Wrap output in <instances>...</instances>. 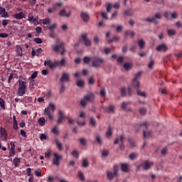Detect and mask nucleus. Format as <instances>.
<instances>
[{
    "instance_id": "obj_38",
    "label": "nucleus",
    "mask_w": 182,
    "mask_h": 182,
    "mask_svg": "<svg viewBox=\"0 0 182 182\" xmlns=\"http://www.w3.org/2000/svg\"><path fill=\"white\" fill-rule=\"evenodd\" d=\"M57 26H58V24L54 23L51 26H48V28L50 30V31H55V28H56Z\"/></svg>"
},
{
    "instance_id": "obj_63",
    "label": "nucleus",
    "mask_w": 182,
    "mask_h": 182,
    "mask_svg": "<svg viewBox=\"0 0 182 182\" xmlns=\"http://www.w3.org/2000/svg\"><path fill=\"white\" fill-rule=\"evenodd\" d=\"M94 42H95V43L97 44V45L99 43L100 39H99V38H98L97 36H95V37H94Z\"/></svg>"
},
{
    "instance_id": "obj_58",
    "label": "nucleus",
    "mask_w": 182,
    "mask_h": 182,
    "mask_svg": "<svg viewBox=\"0 0 182 182\" xmlns=\"http://www.w3.org/2000/svg\"><path fill=\"white\" fill-rule=\"evenodd\" d=\"M46 97L47 98H50V97H52V91L48 90V91L46 92Z\"/></svg>"
},
{
    "instance_id": "obj_31",
    "label": "nucleus",
    "mask_w": 182,
    "mask_h": 182,
    "mask_svg": "<svg viewBox=\"0 0 182 182\" xmlns=\"http://www.w3.org/2000/svg\"><path fill=\"white\" fill-rule=\"evenodd\" d=\"M138 45L139 46L141 49H143L145 46V42L141 39L138 41Z\"/></svg>"
},
{
    "instance_id": "obj_30",
    "label": "nucleus",
    "mask_w": 182,
    "mask_h": 182,
    "mask_svg": "<svg viewBox=\"0 0 182 182\" xmlns=\"http://www.w3.org/2000/svg\"><path fill=\"white\" fill-rule=\"evenodd\" d=\"M52 21H50V18H45V19H43L42 20V23L43 24V25H50V23H51Z\"/></svg>"
},
{
    "instance_id": "obj_51",
    "label": "nucleus",
    "mask_w": 182,
    "mask_h": 182,
    "mask_svg": "<svg viewBox=\"0 0 182 182\" xmlns=\"http://www.w3.org/2000/svg\"><path fill=\"white\" fill-rule=\"evenodd\" d=\"M120 91H121L122 96L124 97L126 95V88L122 87Z\"/></svg>"
},
{
    "instance_id": "obj_20",
    "label": "nucleus",
    "mask_w": 182,
    "mask_h": 182,
    "mask_svg": "<svg viewBox=\"0 0 182 182\" xmlns=\"http://www.w3.org/2000/svg\"><path fill=\"white\" fill-rule=\"evenodd\" d=\"M121 169L124 173L129 172V165L127 164H122Z\"/></svg>"
},
{
    "instance_id": "obj_59",
    "label": "nucleus",
    "mask_w": 182,
    "mask_h": 182,
    "mask_svg": "<svg viewBox=\"0 0 182 182\" xmlns=\"http://www.w3.org/2000/svg\"><path fill=\"white\" fill-rule=\"evenodd\" d=\"M80 104H81V105H82V107H85L86 105H87V102H86V100L84 99V100H81Z\"/></svg>"
},
{
    "instance_id": "obj_57",
    "label": "nucleus",
    "mask_w": 182,
    "mask_h": 182,
    "mask_svg": "<svg viewBox=\"0 0 182 182\" xmlns=\"http://www.w3.org/2000/svg\"><path fill=\"white\" fill-rule=\"evenodd\" d=\"M55 181V178L53 176H48L47 178V182H53Z\"/></svg>"
},
{
    "instance_id": "obj_54",
    "label": "nucleus",
    "mask_w": 182,
    "mask_h": 182,
    "mask_svg": "<svg viewBox=\"0 0 182 182\" xmlns=\"http://www.w3.org/2000/svg\"><path fill=\"white\" fill-rule=\"evenodd\" d=\"M112 5L109 4L107 7V11L108 13H110L112 11Z\"/></svg>"
},
{
    "instance_id": "obj_19",
    "label": "nucleus",
    "mask_w": 182,
    "mask_h": 182,
    "mask_svg": "<svg viewBox=\"0 0 182 182\" xmlns=\"http://www.w3.org/2000/svg\"><path fill=\"white\" fill-rule=\"evenodd\" d=\"M14 18L16 20H21L25 18V14H23V12H20L18 14H16L14 16Z\"/></svg>"
},
{
    "instance_id": "obj_12",
    "label": "nucleus",
    "mask_w": 182,
    "mask_h": 182,
    "mask_svg": "<svg viewBox=\"0 0 182 182\" xmlns=\"http://www.w3.org/2000/svg\"><path fill=\"white\" fill-rule=\"evenodd\" d=\"M154 164L153 162H149L148 161H145L144 163L141 164L139 167H142L144 170H149L151 166Z\"/></svg>"
},
{
    "instance_id": "obj_7",
    "label": "nucleus",
    "mask_w": 182,
    "mask_h": 182,
    "mask_svg": "<svg viewBox=\"0 0 182 182\" xmlns=\"http://www.w3.org/2000/svg\"><path fill=\"white\" fill-rule=\"evenodd\" d=\"M53 156L54 158L53 159V164L59 166L60 165V160H62L63 158L62 155H59L57 153H55Z\"/></svg>"
},
{
    "instance_id": "obj_32",
    "label": "nucleus",
    "mask_w": 182,
    "mask_h": 182,
    "mask_svg": "<svg viewBox=\"0 0 182 182\" xmlns=\"http://www.w3.org/2000/svg\"><path fill=\"white\" fill-rule=\"evenodd\" d=\"M0 107H1V109H6V106H5V101L4 99H2L1 97H0Z\"/></svg>"
},
{
    "instance_id": "obj_1",
    "label": "nucleus",
    "mask_w": 182,
    "mask_h": 182,
    "mask_svg": "<svg viewBox=\"0 0 182 182\" xmlns=\"http://www.w3.org/2000/svg\"><path fill=\"white\" fill-rule=\"evenodd\" d=\"M65 63L66 60H65V58H63L60 61L55 60L53 63L50 60H47L44 62V65L49 67L51 70H53L59 67L60 65L65 66Z\"/></svg>"
},
{
    "instance_id": "obj_13",
    "label": "nucleus",
    "mask_w": 182,
    "mask_h": 182,
    "mask_svg": "<svg viewBox=\"0 0 182 182\" xmlns=\"http://www.w3.org/2000/svg\"><path fill=\"white\" fill-rule=\"evenodd\" d=\"M0 16L1 18H9V14L5 8L0 6Z\"/></svg>"
},
{
    "instance_id": "obj_3",
    "label": "nucleus",
    "mask_w": 182,
    "mask_h": 182,
    "mask_svg": "<svg viewBox=\"0 0 182 182\" xmlns=\"http://www.w3.org/2000/svg\"><path fill=\"white\" fill-rule=\"evenodd\" d=\"M92 59V65L94 68L100 67L105 62L104 59L97 56H94Z\"/></svg>"
},
{
    "instance_id": "obj_29",
    "label": "nucleus",
    "mask_w": 182,
    "mask_h": 182,
    "mask_svg": "<svg viewBox=\"0 0 182 182\" xmlns=\"http://www.w3.org/2000/svg\"><path fill=\"white\" fill-rule=\"evenodd\" d=\"M46 123V120L45 119V118L41 117L38 119V124L40 126L43 127L45 126Z\"/></svg>"
},
{
    "instance_id": "obj_48",
    "label": "nucleus",
    "mask_w": 182,
    "mask_h": 182,
    "mask_svg": "<svg viewBox=\"0 0 182 182\" xmlns=\"http://www.w3.org/2000/svg\"><path fill=\"white\" fill-rule=\"evenodd\" d=\"M162 16L160 13L156 14L154 18H155V22L156 21V19H161Z\"/></svg>"
},
{
    "instance_id": "obj_17",
    "label": "nucleus",
    "mask_w": 182,
    "mask_h": 182,
    "mask_svg": "<svg viewBox=\"0 0 182 182\" xmlns=\"http://www.w3.org/2000/svg\"><path fill=\"white\" fill-rule=\"evenodd\" d=\"M28 21L30 23H33L34 24H36V21H38L36 18H34L33 14L31 13H30L28 16Z\"/></svg>"
},
{
    "instance_id": "obj_14",
    "label": "nucleus",
    "mask_w": 182,
    "mask_h": 182,
    "mask_svg": "<svg viewBox=\"0 0 182 182\" xmlns=\"http://www.w3.org/2000/svg\"><path fill=\"white\" fill-rule=\"evenodd\" d=\"M80 16L84 22H89V19L90 18V17L89 16V14H87V12H82Z\"/></svg>"
},
{
    "instance_id": "obj_64",
    "label": "nucleus",
    "mask_w": 182,
    "mask_h": 182,
    "mask_svg": "<svg viewBox=\"0 0 182 182\" xmlns=\"http://www.w3.org/2000/svg\"><path fill=\"white\" fill-rule=\"evenodd\" d=\"M154 60H151V62H150V63L149 64V69H152L153 68V67H154Z\"/></svg>"
},
{
    "instance_id": "obj_9",
    "label": "nucleus",
    "mask_w": 182,
    "mask_h": 182,
    "mask_svg": "<svg viewBox=\"0 0 182 182\" xmlns=\"http://www.w3.org/2000/svg\"><path fill=\"white\" fill-rule=\"evenodd\" d=\"M0 134H1V138L4 141H7L8 132L5 128L4 127L0 128Z\"/></svg>"
},
{
    "instance_id": "obj_10",
    "label": "nucleus",
    "mask_w": 182,
    "mask_h": 182,
    "mask_svg": "<svg viewBox=\"0 0 182 182\" xmlns=\"http://www.w3.org/2000/svg\"><path fill=\"white\" fill-rule=\"evenodd\" d=\"M66 115L65 113H63V111H59L58 112V119L57 121L58 124H62L63 123V120L66 119Z\"/></svg>"
},
{
    "instance_id": "obj_45",
    "label": "nucleus",
    "mask_w": 182,
    "mask_h": 182,
    "mask_svg": "<svg viewBox=\"0 0 182 182\" xmlns=\"http://www.w3.org/2000/svg\"><path fill=\"white\" fill-rule=\"evenodd\" d=\"M34 42L37 44H42L43 43V41H42V40L39 38H36L34 39Z\"/></svg>"
},
{
    "instance_id": "obj_43",
    "label": "nucleus",
    "mask_w": 182,
    "mask_h": 182,
    "mask_svg": "<svg viewBox=\"0 0 182 182\" xmlns=\"http://www.w3.org/2000/svg\"><path fill=\"white\" fill-rule=\"evenodd\" d=\"M78 176L81 181H85V175L82 173V171L78 172Z\"/></svg>"
},
{
    "instance_id": "obj_28",
    "label": "nucleus",
    "mask_w": 182,
    "mask_h": 182,
    "mask_svg": "<svg viewBox=\"0 0 182 182\" xmlns=\"http://www.w3.org/2000/svg\"><path fill=\"white\" fill-rule=\"evenodd\" d=\"M13 162H14V165L16 166V167H18L20 166V164H21V160L20 159L18 158H15L14 160H13Z\"/></svg>"
},
{
    "instance_id": "obj_23",
    "label": "nucleus",
    "mask_w": 182,
    "mask_h": 182,
    "mask_svg": "<svg viewBox=\"0 0 182 182\" xmlns=\"http://www.w3.org/2000/svg\"><path fill=\"white\" fill-rule=\"evenodd\" d=\"M95 97L94 95L92 93L85 95L84 99L85 100V101H90L92 102V100H93Z\"/></svg>"
},
{
    "instance_id": "obj_24",
    "label": "nucleus",
    "mask_w": 182,
    "mask_h": 182,
    "mask_svg": "<svg viewBox=\"0 0 182 182\" xmlns=\"http://www.w3.org/2000/svg\"><path fill=\"white\" fill-rule=\"evenodd\" d=\"M16 53L18 56H22L23 55V50L22 48L19 46H16Z\"/></svg>"
},
{
    "instance_id": "obj_41",
    "label": "nucleus",
    "mask_w": 182,
    "mask_h": 182,
    "mask_svg": "<svg viewBox=\"0 0 182 182\" xmlns=\"http://www.w3.org/2000/svg\"><path fill=\"white\" fill-rule=\"evenodd\" d=\"M52 132L55 135L58 134H59V129H58V127H55L54 128H53Z\"/></svg>"
},
{
    "instance_id": "obj_21",
    "label": "nucleus",
    "mask_w": 182,
    "mask_h": 182,
    "mask_svg": "<svg viewBox=\"0 0 182 182\" xmlns=\"http://www.w3.org/2000/svg\"><path fill=\"white\" fill-rule=\"evenodd\" d=\"M13 122H14L13 128H14L15 130H18V122H17V119H16V116H14V117H13Z\"/></svg>"
},
{
    "instance_id": "obj_53",
    "label": "nucleus",
    "mask_w": 182,
    "mask_h": 182,
    "mask_svg": "<svg viewBox=\"0 0 182 182\" xmlns=\"http://www.w3.org/2000/svg\"><path fill=\"white\" fill-rule=\"evenodd\" d=\"M139 111L142 115H144L146 113V109L145 108H141Z\"/></svg>"
},
{
    "instance_id": "obj_25",
    "label": "nucleus",
    "mask_w": 182,
    "mask_h": 182,
    "mask_svg": "<svg viewBox=\"0 0 182 182\" xmlns=\"http://www.w3.org/2000/svg\"><path fill=\"white\" fill-rule=\"evenodd\" d=\"M134 88H136V92H137V95L140 97H146L147 95L146 92H141L139 90V87H134Z\"/></svg>"
},
{
    "instance_id": "obj_49",
    "label": "nucleus",
    "mask_w": 182,
    "mask_h": 182,
    "mask_svg": "<svg viewBox=\"0 0 182 182\" xmlns=\"http://www.w3.org/2000/svg\"><path fill=\"white\" fill-rule=\"evenodd\" d=\"M95 139H96V140H97V141L98 142L99 144H102V138L100 135H97L95 136Z\"/></svg>"
},
{
    "instance_id": "obj_39",
    "label": "nucleus",
    "mask_w": 182,
    "mask_h": 182,
    "mask_svg": "<svg viewBox=\"0 0 182 182\" xmlns=\"http://www.w3.org/2000/svg\"><path fill=\"white\" fill-rule=\"evenodd\" d=\"M82 165L83 167L89 166V162L87 161V159H83Z\"/></svg>"
},
{
    "instance_id": "obj_8",
    "label": "nucleus",
    "mask_w": 182,
    "mask_h": 182,
    "mask_svg": "<svg viewBox=\"0 0 182 182\" xmlns=\"http://www.w3.org/2000/svg\"><path fill=\"white\" fill-rule=\"evenodd\" d=\"M141 77V73L136 74L134 79L132 81V86L133 87H139L140 83L138 79Z\"/></svg>"
},
{
    "instance_id": "obj_5",
    "label": "nucleus",
    "mask_w": 182,
    "mask_h": 182,
    "mask_svg": "<svg viewBox=\"0 0 182 182\" xmlns=\"http://www.w3.org/2000/svg\"><path fill=\"white\" fill-rule=\"evenodd\" d=\"M53 49L55 53H59V50H61V55H65V53H66V50H65V44H63L62 42L58 46H53Z\"/></svg>"
},
{
    "instance_id": "obj_2",
    "label": "nucleus",
    "mask_w": 182,
    "mask_h": 182,
    "mask_svg": "<svg viewBox=\"0 0 182 182\" xmlns=\"http://www.w3.org/2000/svg\"><path fill=\"white\" fill-rule=\"evenodd\" d=\"M23 77H20L19 80H18V95L20 97L23 96L26 93V82L21 80Z\"/></svg>"
},
{
    "instance_id": "obj_52",
    "label": "nucleus",
    "mask_w": 182,
    "mask_h": 182,
    "mask_svg": "<svg viewBox=\"0 0 182 182\" xmlns=\"http://www.w3.org/2000/svg\"><path fill=\"white\" fill-rule=\"evenodd\" d=\"M132 68L131 65H129V63H125L124 65V68L126 70H129L130 68Z\"/></svg>"
},
{
    "instance_id": "obj_26",
    "label": "nucleus",
    "mask_w": 182,
    "mask_h": 182,
    "mask_svg": "<svg viewBox=\"0 0 182 182\" xmlns=\"http://www.w3.org/2000/svg\"><path fill=\"white\" fill-rule=\"evenodd\" d=\"M55 144L57 145V147L60 151L63 149V144L60 142H59V139H55Z\"/></svg>"
},
{
    "instance_id": "obj_46",
    "label": "nucleus",
    "mask_w": 182,
    "mask_h": 182,
    "mask_svg": "<svg viewBox=\"0 0 182 182\" xmlns=\"http://www.w3.org/2000/svg\"><path fill=\"white\" fill-rule=\"evenodd\" d=\"M171 14L168 13V12H165L164 14V16L168 19V20H170L171 19Z\"/></svg>"
},
{
    "instance_id": "obj_4",
    "label": "nucleus",
    "mask_w": 182,
    "mask_h": 182,
    "mask_svg": "<svg viewBox=\"0 0 182 182\" xmlns=\"http://www.w3.org/2000/svg\"><path fill=\"white\" fill-rule=\"evenodd\" d=\"M118 171H119L118 165H117V164L114 165V166H113L114 173H112L111 171H107V174L108 179L109 181H112L114 176L118 177L119 176Z\"/></svg>"
},
{
    "instance_id": "obj_42",
    "label": "nucleus",
    "mask_w": 182,
    "mask_h": 182,
    "mask_svg": "<svg viewBox=\"0 0 182 182\" xmlns=\"http://www.w3.org/2000/svg\"><path fill=\"white\" fill-rule=\"evenodd\" d=\"M91 60H92V58H90L89 57H85L83 59V61H84V63L89 64Z\"/></svg>"
},
{
    "instance_id": "obj_44",
    "label": "nucleus",
    "mask_w": 182,
    "mask_h": 182,
    "mask_svg": "<svg viewBox=\"0 0 182 182\" xmlns=\"http://www.w3.org/2000/svg\"><path fill=\"white\" fill-rule=\"evenodd\" d=\"M34 173L37 177H41L42 176V171L41 170H36Z\"/></svg>"
},
{
    "instance_id": "obj_60",
    "label": "nucleus",
    "mask_w": 182,
    "mask_h": 182,
    "mask_svg": "<svg viewBox=\"0 0 182 182\" xmlns=\"http://www.w3.org/2000/svg\"><path fill=\"white\" fill-rule=\"evenodd\" d=\"M127 107V104L125 102H123L121 105V108L124 110H126Z\"/></svg>"
},
{
    "instance_id": "obj_61",
    "label": "nucleus",
    "mask_w": 182,
    "mask_h": 182,
    "mask_svg": "<svg viewBox=\"0 0 182 182\" xmlns=\"http://www.w3.org/2000/svg\"><path fill=\"white\" fill-rule=\"evenodd\" d=\"M100 95L102 97H105L106 96V92H105V89H102L100 92Z\"/></svg>"
},
{
    "instance_id": "obj_27",
    "label": "nucleus",
    "mask_w": 182,
    "mask_h": 182,
    "mask_svg": "<svg viewBox=\"0 0 182 182\" xmlns=\"http://www.w3.org/2000/svg\"><path fill=\"white\" fill-rule=\"evenodd\" d=\"M129 36L134 37L135 36V33L134 31H127L124 33V38H127V37Z\"/></svg>"
},
{
    "instance_id": "obj_6",
    "label": "nucleus",
    "mask_w": 182,
    "mask_h": 182,
    "mask_svg": "<svg viewBox=\"0 0 182 182\" xmlns=\"http://www.w3.org/2000/svg\"><path fill=\"white\" fill-rule=\"evenodd\" d=\"M80 41H83L86 47H90L92 46V41L89 39L87 33L82 34Z\"/></svg>"
},
{
    "instance_id": "obj_22",
    "label": "nucleus",
    "mask_w": 182,
    "mask_h": 182,
    "mask_svg": "<svg viewBox=\"0 0 182 182\" xmlns=\"http://www.w3.org/2000/svg\"><path fill=\"white\" fill-rule=\"evenodd\" d=\"M60 16L62 17H69L70 16V12L68 13L65 9H62L60 12Z\"/></svg>"
},
{
    "instance_id": "obj_62",
    "label": "nucleus",
    "mask_w": 182,
    "mask_h": 182,
    "mask_svg": "<svg viewBox=\"0 0 182 182\" xmlns=\"http://www.w3.org/2000/svg\"><path fill=\"white\" fill-rule=\"evenodd\" d=\"M108 154H109V151H108L107 150H105V151H103L102 152V156L106 157L107 156H108Z\"/></svg>"
},
{
    "instance_id": "obj_18",
    "label": "nucleus",
    "mask_w": 182,
    "mask_h": 182,
    "mask_svg": "<svg viewBox=\"0 0 182 182\" xmlns=\"http://www.w3.org/2000/svg\"><path fill=\"white\" fill-rule=\"evenodd\" d=\"M167 50H168L167 46L165 44H164V43L160 45V46H159L156 48V50L159 51V52H161V51L166 52Z\"/></svg>"
},
{
    "instance_id": "obj_40",
    "label": "nucleus",
    "mask_w": 182,
    "mask_h": 182,
    "mask_svg": "<svg viewBox=\"0 0 182 182\" xmlns=\"http://www.w3.org/2000/svg\"><path fill=\"white\" fill-rule=\"evenodd\" d=\"M144 21L146 22H149V23H156L155 18H154V17L148 18L145 19Z\"/></svg>"
},
{
    "instance_id": "obj_55",
    "label": "nucleus",
    "mask_w": 182,
    "mask_h": 182,
    "mask_svg": "<svg viewBox=\"0 0 182 182\" xmlns=\"http://www.w3.org/2000/svg\"><path fill=\"white\" fill-rule=\"evenodd\" d=\"M142 127H144L146 129L147 127H148V123L147 122H144L143 124H141L139 125V128H142Z\"/></svg>"
},
{
    "instance_id": "obj_47",
    "label": "nucleus",
    "mask_w": 182,
    "mask_h": 182,
    "mask_svg": "<svg viewBox=\"0 0 182 182\" xmlns=\"http://www.w3.org/2000/svg\"><path fill=\"white\" fill-rule=\"evenodd\" d=\"M77 123L80 126H85L86 124V122H85V120L80 121V120L77 119Z\"/></svg>"
},
{
    "instance_id": "obj_33",
    "label": "nucleus",
    "mask_w": 182,
    "mask_h": 182,
    "mask_svg": "<svg viewBox=\"0 0 182 182\" xmlns=\"http://www.w3.org/2000/svg\"><path fill=\"white\" fill-rule=\"evenodd\" d=\"M128 141L132 147H135L136 146V143L133 141V139L131 137L128 138Z\"/></svg>"
},
{
    "instance_id": "obj_16",
    "label": "nucleus",
    "mask_w": 182,
    "mask_h": 182,
    "mask_svg": "<svg viewBox=\"0 0 182 182\" xmlns=\"http://www.w3.org/2000/svg\"><path fill=\"white\" fill-rule=\"evenodd\" d=\"M60 81L61 82H69L70 81V79L69 78V74L67 73H63Z\"/></svg>"
},
{
    "instance_id": "obj_56",
    "label": "nucleus",
    "mask_w": 182,
    "mask_h": 182,
    "mask_svg": "<svg viewBox=\"0 0 182 182\" xmlns=\"http://www.w3.org/2000/svg\"><path fill=\"white\" fill-rule=\"evenodd\" d=\"M144 138L151 136V132H146L145 130L144 129Z\"/></svg>"
},
{
    "instance_id": "obj_34",
    "label": "nucleus",
    "mask_w": 182,
    "mask_h": 182,
    "mask_svg": "<svg viewBox=\"0 0 182 182\" xmlns=\"http://www.w3.org/2000/svg\"><path fill=\"white\" fill-rule=\"evenodd\" d=\"M72 156L75 159H79V151H77V150H74L72 152Z\"/></svg>"
},
{
    "instance_id": "obj_50",
    "label": "nucleus",
    "mask_w": 182,
    "mask_h": 182,
    "mask_svg": "<svg viewBox=\"0 0 182 182\" xmlns=\"http://www.w3.org/2000/svg\"><path fill=\"white\" fill-rule=\"evenodd\" d=\"M45 156H46V158L50 159V156H52V151H48L46 152Z\"/></svg>"
},
{
    "instance_id": "obj_11",
    "label": "nucleus",
    "mask_w": 182,
    "mask_h": 182,
    "mask_svg": "<svg viewBox=\"0 0 182 182\" xmlns=\"http://www.w3.org/2000/svg\"><path fill=\"white\" fill-rule=\"evenodd\" d=\"M103 109L108 114H113L115 110V107L113 105H109V107H105L103 108Z\"/></svg>"
},
{
    "instance_id": "obj_15",
    "label": "nucleus",
    "mask_w": 182,
    "mask_h": 182,
    "mask_svg": "<svg viewBox=\"0 0 182 182\" xmlns=\"http://www.w3.org/2000/svg\"><path fill=\"white\" fill-rule=\"evenodd\" d=\"M45 115L48 117V119L52 120L53 119V116L52 115V112L50 111V107H46L44 110Z\"/></svg>"
},
{
    "instance_id": "obj_36",
    "label": "nucleus",
    "mask_w": 182,
    "mask_h": 182,
    "mask_svg": "<svg viewBox=\"0 0 182 182\" xmlns=\"http://www.w3.org/2000/svg\"><path fill=\"white\" fill-rule=\"evenodd\" d=\"M167 33L168 36H173L176 35V31L171 29V30H168Z\"/></svg>"
},
{
    "instance_id": "obj_35",
    "label": "nucleus",
    "mask_w": 182,
    "mask_h": 182,
    "mask_svg": "<svg viewBox=\"0 0 182 182\" xmlns=\"http://www.w3.org/2000/svg\"><path fill=\"white\" fill-rule=\"evenodd\" d=\"M112 135V130L110 127H109L107 132H106V136L109 138Z\"/></svg>"
},
{
    "instance_id": "obj_37",
    "label": "nucleus",
    "mask_w": 182,
    "mask_h": 182,
    "mask_svg": "<svg viewBox=\"0 0 182 182\" xmlns=\"http://www.w3.org/2000/svg\"><path fill=\"white\" fill-rule=\"evenodd\" d=\"M77 85L79 87H83L85 86V82H83V80H79L77 82Z\"/></svg>"
}]
</instances>
